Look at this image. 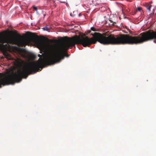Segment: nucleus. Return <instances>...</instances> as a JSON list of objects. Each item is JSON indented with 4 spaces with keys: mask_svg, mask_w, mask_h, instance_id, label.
Segmentation results:
<instances>
[{
    "mask_svg": "<svg viewBox=\"0 0 156 156\" xmlns=\"http://www.w3.org/2000/svg\"><path fill=\"white\" fill-rule=\"evenodd\" d=\"M109 21L110 22V23H112V25H114L116 23L115 22H113L112 20H109Z\"/></svg>",
    "mask_w": 156,
    "mask_h": 156,
    "instance_id": "9",
    "label": "nucleus"
},
{
    "mask_svg": "<svg viewBox=\"0 0 156 156\" xmlns=\"http://www.w3.org/2000/svg\"><path fill=\"white\" fill-rule=\"evenodd\" d=\"M93 37L89 38L87 37H82L76 35L71 38L65 37L60 40L62 43L60 50H63L64 57H68V55L66 52L70 47L76 44H80L84 47H89L92 44H95L97 41L104 44L120 45L127 44V34H121L116 35H109L105 34H101L98 32L91 33Z\"/></svg>",
    "mask_w": 156,
    "mask_h": 156,
    "instance_id": "1",
    "label": "nucleus"
},
{
    "mask_svg": "<svg viewBox=\"0 0 156 156\" xmlns=\"http://www.w3.org/2000/svg\"><path fill=\"white\" fill-rule=\"evenodd\" d=\"M90 30H91L93 31H97L96 30L94 27H91L90 28Z\"/></svg>",
    "mask_w": 156,
    "mask_h": 156,
    "instance_id": "10",
    "label": "nucleus"
},
{
    "mask_svg": "<svg viewBox=\"0 0 156 156\" xmlns=\"http://www.w3.org/2000/svg\"><path fill=\"white\" fill-rule=\"evenodd\" d=\"M16 49L17 51L22 55H23L25 53L26 51L25 49L18 47H16Z\"/></svg>",
    "mask_w": 156,
    "mask_h": 156,
    "instance_id": "6",
    "label": "nucleus"
},
{
    "mask_svg": "<svg viewBox=\"0 0 156 156\" xmlns=\"http://www.w3.org/2000/svg\"><path fill=\"white\" fill-rule=\"evenodd\" d=\"M46 39L47 40V42H52L53 41V40H51V39H48V38H47Z\"/></svg>",
    "mask_w": 156,
    "mask_h": 156,
    "instance_id": "11",
    "label": "nucleus"
},
{
    "mask_svg": "<svg viewBox=\"0 0 156 156\" xmlns=\"http://www.w3.org/2000/svg\"><path fill=\"white\" fill-rule=\"evenodd\" d=\"M63 51L55 45H50L47 49L48 56L46 61L40 58L37 63H34L29 65L30 73H34L39 70L41 71V69H39V68L42 69L45 64L51 65L59 62L61 59L64 58Z\"/></svg>",
    "mask_w": 156,
    "mask_h": 156,
    "instance_id": "2",
    "label": "nucleus"
},
{
    "mask_svg": "<svg viewBox=\"0 0 156 156\" xmlns=\"http://www.w3.org/2000/svg\"><path fill=\"white\" fill-rule=\"evenodd\" d=\"M91 33V31L89 30L87 31V33L88 34H90Z\"/></svg>",
    "mask_w": 156,
    "mask_h": 156,
    "instance_id": "15",
    "label": "nucleus"
},
{
    "mask_svg": "<svg viewBox=\"0 0 156 156\" xmlns=\"http://www.w3.org/2000/svg\"><path fill=\"white\" fill-rule=\"evenodd\" d=\"M27 39L22 36L17 34L16 37L12 40L6 39H1L0 40V50H2L4 46V43L15 44L20 47H25L28 45L30 41L34 42L39 49H44L45 47L44 41L39 38L38 36L34 33L27 32L26 34Z\"/></svg>",
    "mask_w": 156,
    "mask_h": 156,
    "instance_id": "3",
    "label": "nucleus"
},
{
    "mask_svg": "<svg viewBox=\"0 0 156 156\" xmlns=\"http://www.w3.org/2000/svg\"><path fill=\"white\" fill-rule=\"evenodd\" d=\"M5 46H7V44H5Z\"/></svg>",
    "mask_w": 156,
    "mask_h": 156,
    "instance_id": "18",
    "label": "nucleus"
},
{
    "mask_svg": "<svg viewBox=\"0 0 156 156\" xmlns=\"http://www.w3.org/2000/svg\"><path fill=\"white\" fill-rule=\"evenodd\" d=\"M33 8L34 10L36 11H37V7H36L34 6H33Z\"/></svg>",
    "mask_w": 156,
    "mask_h": 156,
    "instance_id": "12",
    "label": "nucleus"
},
{
    "mask_svg": "<svg viewBox=\"0 0 156 156\" xmlns=\"http://www.w3.org/2000/svg\"><path fill=\"white\" fill-rule=\"evenodd\" d=\"M46 30H48V29H47H47H46Z\"/></svg>",
    "mask_w": 156,
    "mask_h": 156,
    "instance_id": "16",
    "label": "nucleus"
},
{
    "mask_svg": "<svg viewBox=\"0 0 156 156\" xmlns=\"http://www.w3.org/2000/svg\"><path fill=\"white\" fill-rule=\"evenodd\" d=\"M73 26V24H72L71 25V26Z\"/></svg>",
    "mask_w": 156,
    "mask_h": 156,
    "instance_id": "17",
    "label": "nucleus"
},
{
    "mask_svg": "<svg viewBox=\"0 0 156 156\" xmlns=\"http://www.w3.org/2000/svg\"><path fill=\"white\" fill-rule=\"evenodd\" d=\"M152 6L151 5H150L147 7V11L149 12H150V9L151 7Z\"/></svg>",
    "mask_w": 156,
    "mask_h": 156,
    "instance_id": "8",
    "label": "nucleus"
},
{
    "mask_svg": "<svg viewBox=\"0 0 156 156\" xmlns=\"http://www.w3.org/2000/svg\"><path fill=\"white\" fill-rule=\"evenodd\" d=\"M30 74L29 67L25 66L22 70L19 69L16 72L13 73L8 76H4L0 73V87L1 85L13 84L16 82L21 81L22 78H27L28 75Z\"/></svg>",
    "mask_w": 156,
    "mask_h": 156,
    "instance_id": "4",
    "label": "nucleus"
},
{
    "mask_svg": "<svg viewBox=\"0 0 156 156\" xmlns=\"http://www.w3.org/2000/svg\"><path fill=\"white\" fill-rule=\"evenodd\" d=\"M141 10H142L141 8L140 7H138L137 8V10L139 11H140Z\"/></svg>",
    "mask_w": 156,
    "mask_h": 156,
    "instance_id": "13",
    "label": "nucleus"
},
{
    "mask_svg": "<svg viewBox=\"0 0 156 156\" xmlns=\"http://www.w3.org/2000/svg\"><path fill=\"white\" fill-rule=\"evenodd\" d=\"M3 54L5 58H6L8 60H11L12 59L11 56L6 51H4L3 52Z\"/></svg>",
    "mask_w": 156,
    "mask_h": 156,
    "instance_id": "7",
    "label": "nucleus"
},
{
    "mask_svg": "<svg viewBox=\"0 0 156 156\" xmlns=\"http://www.w3.org/2000/svg\"><path fill=\"white\" fill-rule=\"evenodd\" d=\"M52 3H53L52 4H53L54 5H55V6H56V3H55V1H54V0H53L52 1Z\"/></svg>",
    "mask_w": 156,
    "mask_h": 156,
    "instance_id": "14",
    "label": "nucleus"
},
{
    "mask_svg": "<svg viewBox=\"0 0 156 156\" xmlns=\"http://www.w3.org/2000/svg\"><path fill=\"white\" fill-rule=\"evenodd\" d=\"M48 48V47L47 48V50H46V53H47V57L46 58V59H43V58H40L38 61H37V62H32V63H29V64H25L24 61L23 60H17L16 61V62L17 63V64H18V65L19 66H23L22 68H21V69H20L21 70H22V69L23 68V67H24L25 66H29V65H30V64H33L34 63H37L39 61V60L40 59H44L45 61H46V59L47 58V57H48V53H47V49ZM38 56L40 58H41V55H40V54H39L38 55Z\"/></svg>",
    "mask_w": 156,
    "mask_h": 156,
    "instance_id": "5",
    "label": "nucleus"
}]
</instances>
